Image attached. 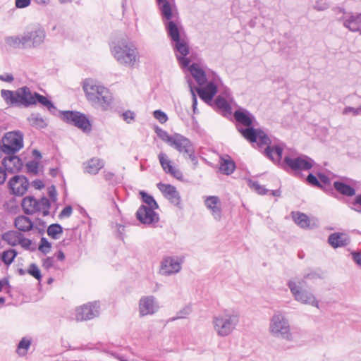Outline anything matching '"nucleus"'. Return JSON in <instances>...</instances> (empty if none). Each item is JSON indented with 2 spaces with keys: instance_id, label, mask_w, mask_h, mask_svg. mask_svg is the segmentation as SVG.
Wrapping results in <instances>:
<instances>
[{
  "instance_id": "54",
  "label": "nucleus",
  "mask_w": 361,
  "mask_h": 361,
  "mask_svg": "<svg viewBox=\"0 0 361 361\" xmlns=\"http://www.w3.org/2000/svg\"><path fill=\"white\" fill-rule=\"evenodd\" d=\"M343 114L352 113L354 116L361 114V106L357 108L347 106L343 109Z\"/></svg>"
},
{
  "instance_id": "13",
  "label": "nucleus",
  "mask_w": 361,
  "mask_h": 361,
  "mask_svg": "<svg viewBox=\"0 0 361 361\" xmlns=\"http://www.w3.org/2000/svg\"><path fill=\"white\" fill-rule=\"evenodd\" d=\"M336 13H342L343 16L338 18V21L342 22L343 26L351 32H358L361 35V13H345L343 8L336 7L334 9Z\"/></svg>"
},
{
  "instance_id": "33",
  "label": "nucleus",
  "mask_w": 361,
  "mask_h": 361,
  "mask_svg": "<svg viewBox=\"0 0 361 361\" xmlns=\"http://www.w3.org/2000/svg\"><path fill=\"white\" fill-rule=\"evenodd\" d=\"M104 166V162L101 159L92 158L87 162L85 171L90 174L96 175Z\"/></svg>"
},
{
  "instance_id": "14",
  "label": "nucleus",
  "mask_w": 361,
  "mask_h": 361,
  "mask_svg": "<svg viewBox=\"0 0 361 361\" xmlns=\"http://www.w3.org/2000/svg\"><path fill=\"white\" fill-rule=\"evenodd\" d=\"M183 257H164L160 265L159 273L164 276H170L178 273L182 268Z\"/></svg>"
},
{
  "instance_id": "35",
  "label": "nucleus",
  "mask_w": 361,
  "mask_h": 361,
  "mask_svg": "<svg viewBox=\"0 0 361 361\" xmlns=\"http://www.w3.org/2000/svg\"><path fill=\"white\" fill-rule=\"evenodd\" d=\"M22 237V233L17 231H8L2 235V240L6 242L9 245L16 246L19 243V239Z\"/></svg>"
},
{
  "instance_id": "49",
  "label": "nucleus",
  "mask_w": 361,
  "mask_h": 361,
  "mask_svg": "<svg viewBox=\"0 0 361 361\" xmlns=\"http://www.w3.org/2000/svg\"><path fill=\"white\" fill-rule=\"evenodd\" d=\"M153 116L161 124L165 123L168 121V116L161 110H155L153 112Z\"/></svg>"
},
{
  "instance_id": "47",
  "label": "nucleus",
  "mask_w": 361,
  "mask_h": 361,
  "mask_svg": "<svg viewBox=\"0 0 361 361\" xmlns=\"http://www.w3.org/2000/svg\"><path fill=\"white\" fill-rule=\"evenodd\" d=\"M51 247V243L46 238L42 237L39 242V250L46 255L50 252Z\"/></svg>"
},
{
  "instance_id": "17",
  "label": "nucleus",
  "mask_w": 361,
  "mask_h": 361,
  "mask_svg": "<svg viewBox=\"0 0 361 361\" xmlns=\"http://www.w3.org/2000/svg\"><path fill=\"white\" fill-rule=\"evenodd\" d=\"M99 308L98 302H89L77 309L75 318L80 322L92 319L99 315Z\"/></svg>"
},
{
  "instance_id": "22",
  "label": "nucleus",
  "mask_w": 361,
  "mask_h": 361,
  "mask_svg": "<svg viewBox=\"0 0 361 361\" xmlns=\"http://www.w3.org/2000/svg\"><path fill=\"white\" fill-rule=\"evenodd\" d=\"M157 186L171 204L181 208L180 196L175 186L162 183H157Z\"/></svg>"
},
{
  "instance_id": "62",
  "label": "nucleus",
  "mask_w": 361,
  "mask_h": 361,
  "mask_svg": "<svg viewBox=\"0 0 361 361\" xmlns=\"http://www.w3.org/2000/svg\"><path fill=\"white\" fill-rule=\"evenodd\" d=\"M104 177L106 181L109 182H114L116 179V176L114 173L110 171H104Z\"/></svg>"
},
{
  "instance_id": "43",
  "label": "nucleus",
  "mask_w": 361,
  "mask_h": 361,
  "mask_svg": "<svg viewBox=\"0 0 361 361\" xmlns=\"http://www.w3.org/2000/svg\"><path fill=\"white\" fill-rule=\"evenodd\" d=\"M248 185L250 188L255 190L257 194L261 195H267L269 192V190L266 189L264 186L261 185L257 180L250 179L248 180Z\"/></svg>"
},
{
  "instance_id": "42",
  "label": "nucleus",
  "mask_w": 361,
  "mask_h": 361,
  "mask_svg": "<svg viewBox=\"0 0 361 361\" xmlns=\"http://www.w3.org/2000/svg\"><path fill=\"white\" fill-rule=\"evenodd\" d=\"M214 104L219 109L224 110L226 112H229L231 110L230 104L221 95L216 97L214 101Z\"/></svg>"
},
{
  "instance_id": "63",
  "label": "nucleus",
  "mask_w": 361,
  "mask_h": 361,
  "mask_svg": "<svg viewBox=\"0 0 361 361\" xmlns=\"http://www.w3.org/2000/svg\"><path fill=\"white\" fill-rule=\"evenodd\" d=\"M14 80L13 75L11 73H5L0 75V80L12 82Z\"/></svg>"
},
{
  "instance_id": "30",
  "label": "nucleus",
  "mask_w": 361,
  "mask_h": 361,
  "mask_svg": "<svg viewBox=\"0 0 361 361\" xmlns=\"http://www.w3.org/2000/svg\"><path fill=\"white\" fill-rule=\"evenodd\" d=\"M219 165V171L225 175H231L236 168L235 161L228 154L220 157Z\"/></svg>"
},
{
  "instance_id": "39",
  "label": "nucleus",
  "mask_w": 361,
  "mask_h": 361,
  "mask_svg": "<svg viewBox=\"0 0 361 361\" xmlns=\"http://www.w3.org/2000/svg\"><path fill=\"white\" fill-rule=\"evenodd\" d=\"M17 255L18 252L14 249L5 250L2 252L1 259L5 264L8 266L14 261Z\"/></svg>"
},
{
  "instance_id": "55",
  "label": "nucleus",
  "mask_w": 361,
  "mask_h": 361,
  "mask_svg": "<svg viewBox=\"0 0 361 361\" xmlns=\"http://www.w3.org/2000/svg\"><path fill=\"white\" fill-rule=\"evenodd\" d=\"M73 212V208L71 205H68L65 207L61 212H60L59 217L62 219L64 217H69L71 216Z\"/></svg>"
},
{
  "instance_id": "52",
  "label": "nucleus",
  "mask_w": 361,
  "mask_h": 361,
  "mask_svg": "<svg viewBox=\"0 0 361 361\" xmlns=\"http://www.w3.org/2000/svg\"><path fill=\"white\" fill-rule=\"evenodd\" d=\"M329 8V4L324 0H317L313 8L318 11H323Z\"/></svg>"
},
{
  "instance_id": "9",
  "label": "nucleus",
  "mask_w": 361,
  "mask_h": 361,
  "mask_svg": "<svg viewBox=\"0 0 361 361\" xmlns=\"http://www.w3.org/2000/svg\"><path fill=\"white\" fill-rule=\"evenodd\" d=\"M23 133L20 130L10 131L2 137L3 151L6 154H15L23 147Z\"/></svg>"
},
{
  "instance_id": "31",
  "label": "nucleus",
  "mask_w": 361,
  "mask_h": 361,
  "mask_svg": "<svg viewBox=\"0 0 361 361\" xmlns=\"http://www.w3.org/2000/svg\"><path fill=\"white\" fill-rule=\"evenodd\" d=\"M156 1L160 13L164 18L170 20L173 17L172 9L175 6V0H156Z\"/></svg>"
},
{
  "instance_id": "2",
  "label": "nucleus",
  "mask_w": 361,
  "mask_h": 361,
  "mask_svg": "<svg viewBox=\"0 0 361 361\" xmlns=\"http://www.w3.org/2000/svg\"><path fill=\"white\" fill-rule=\"evenodd\" d=\"M238 131L244 138L251 143H256L259 149H264L262 153L274 164H281L285 145L283 142L271 145V140L268 135L261 128H243L236 126Z\"/></svg>"
},
{
  "instance_id": "16",
  "label": "nucleus",
  "mask_w": 361,
  "mask_h": 361,
  "mask_svg": "<svg viewBox=\"0 0 361 361\" xmlns=\"http://www.w3.org/2000/svg\"><path fill=\"white\" fill-rule=\"evenodd\" d=\"M212 78L204 87L197 89L199 97L204 101H212L218 91V85L221 82L219 76L215 73L212 72Z\"/></svg>"
},
{
  "instance_id": "36",
  "label": "nucleus",
  "mask_w": 361,
  "mask_h": 361,
  "mask_svg": "<svg viewBox=\"0 0 361 361\" xmlns=\"http://www.w3.org/2000/svg\"><path fill=\"white\" fill-rule=\"evenodd\" d=\"M317 176L322 185V186H319V188L329 195L333 194L334 188L331 185V180L329 176L320 172L317 173Z\"/></svg>"
},
{
  "instance_id": "7",
  "label": "nucleus",
  "mask_w": 361,
  "mask_h": 361,
  "mask_svg": "<svg viewBox=\"0 0 361 361\" xmlns=\"http://www.w3.org/2000/svg\"><path fill=\"white\" fill-rule=\"evenodd\" d=\"M21 206L25 214L32 215L42 212L43 216H47L49 214L51 203L46 197L37 200L32 196H27L23 199Z\"/></svg>"
},
{
  "instance_id": "19",
  "label": "nucleus",
  "mask_w": 361,
  "mask_h": 361,
  "mask_svg": "<svg viewBox=\"0 0 361 361\" xmlns=\"http://www.w3.org/2000/svg\"><path fill=\"white\" fill-rule=\"evenodd\" d=\"M157 208H149L147 205H141L136 212V217L143 224H157L159 221V214L154 211Z\"/></svg>"
},
{
  "instance_id": "25",
  "label": "nucleus",
  "mask_w": 361,
  "mask_h": 361,
  "mask_svg": "<svg viewBox=\"0 0 361 361\" xmlns=\"http://www.w3.org/2000/svg\"><path fill=\"white\" fill-rule=\"evenodd\" d=\"M190 72L195 79L199 85L202 86L207 83V80L212 78V71L206 72L201 68L197 63H193L190 66Z\"/></svg>"
},
{
  "instance_id": "28",
  "label": "nucleus",
  "mask_w": 361,
  "mask_h": 361,
  "mask_svg": "<svg viewBox=\"0 0 361 361\" xmlns=\"http://www.w3.org/2000/svg\"><path fill=\"white\" fill-rule=\"evenodd\" d=\"M329 244L334 249L345 247L350 243V238L344 233L335 232L328 237Z\"/></svg>"
},
{
  "instance_id": "21",
  "label": "nucleus",
  "mask_w": 361,
  "mask_h": 361,
  "mask_svg": "<svg viewBox=\"0 0 361 361\" xmlns=\"http://www.w3.org/2000/svg\"><path fill=\"white\" fill-rule=\"evenodd\" d=\"M159 305L153 295L143 296L139 301L140 317L154 314L159 310Z\"/></svg>"
},
{
  "instance_id": "8",
  "label": "nucleus",
  "mask_w": 361,
  "mask_h": 361,
  "mask_svg": "<svg viewBox=\"0 0 361 361\" xmlns=\"http://www.w3.org/2000/svg\"><path fill=\"white\" fill-rule=\"evenodd\" d=\"M314 164V161L311 157L302 154L295 158L286 156L283 161H281V164H277L286 171L289 169L294 171H301L310 170Z\"/></svg>"
},
{
  "instance_id": "44",
  "label": "nucleus",
  "mask_w": 361,
  "mask_h": 361,
  "mask_svg": "<svg viewBox=\"0 0 361 361\" xmlns=\"http://www.w3.org/2000/svg\"><path fill=\"white\" fill-rule=\"evenodd\" d=\"M140 194L141 195L142 201L146 204H147L148 207H149V208H158L159 207L157 202H156V200L152 195H149L148 193H147L145 191H141L140 192Z\"/></svg>"
},
{
  "instance_id": "61",
  "label": "nucleus",
  "mask_w": 361,
  "mask_h": 361,
  "mask_svg": "<svg viewBox=\"0 0 361 361\" xmlns=\"http://www.w3.org/2000/svg\"><path fill=\"white\" fill-rule=\"evenodd\" d=\"M169 173L178 180H181L183 178L182 172L178 169H176L174 167H173L172 170H171Z\"/></svg>"
},
{
  "instance_id": "15",
  "label": "nucleus",
  "mask_w": 361,
  "mask_h": 361,
  "mask_svg": "<svg viewBox=\"0 0 361 361\" xmlns=\"http://www.w3.org/2000/svg\"><path fill=\"white\" fill-rule=\"evenodd\" d=\"M45 32L42 28H38L23 35L20 39H13V42L21 44L23 47H37L40 45L45 39Z\"/></svg>"
},
{
  "instance_id": "58",
  "label": "nucleus",
  "mask_w": 361,
  "mask_h": 361,
  "mask_svg": "<svg viewBox=\"0 0 361 361\" xmlns=\"http://www.w3.org/2000/svg\"><path fill=\"white\" fill-rule=\"evenodd\" d=\"M54 259L53 257H48L43 259L42 266L46 269H49L54 266Z\"/></svg>"
},
{
  "instance_id": "12",
  "label": "nucleus",
  "mask_w": 361,
  "mask_h": 361,
  "mask_svg": "<svg viewBox=\"0 0 361 361\" xmlns=\"http://www.w3.org/2000/svg\"><path fill=\"white\" fill-rule=\"evenodd\" d=\"M169 145L183 154L185 157H188L192 162H197L193 145L186 137L175 133Z\"/></svg>"
},
{
  "instance_id": "10",
  "label": "nucleus",
  "mask_w": 361,
  "mask_h": 361,
  "mask_svg": "<svg viewBox=\"0 0 361 361\" xmlns=\"http://www.w3.org/2000/svg\"><path fill=\"white\" fill-rule=\"evenodd\" d=\"M305 283V281L303 279L299 282L298 286L295 281H289L288 282V286L295 300L319 308V302L315 296L312 293L301 288L300 286Z\"/></svg>"
},
{
  "instance_id": "29",
  "label": "nucleus",
  "mask_w": 361,
  "mask_h": 361,
  "mask_svg": "<svg viewBox=\"0 0 361 361\" xmlns=\"http://www.w3.org/2000/svg\"><path fill=\"white\" fill-rule=\"evenodd\" d=\"M344 180L351 182L352 180L347 178H342L341 180H336L334 183V188L341 195L346 197H353L355 195V189L348 185Z\"/></svg>"
},
{
  "instance_id": "45",
  "label": "nucleus",
  "mask_w": 361,
  "mask_h": 361,
  "mask_svg": "<svg viewBox=\"0 0 361 361\" xmlns=\"http://www.w3.org/2000/svg\"><path fill=\"white\" fill-rule=\"evenodd\" d=\"M154 130L157 136L163 141L167 142L169 145L171 143V140L174 137V135H170L166 130H163L159 126H156Z\"/></svg>"
},
{
  "instance_id": "37",
  "label": "nucleus",
  "mask_w": 361,
  "mask_h": 361,
  "mask_svg": "<svg viewBox=\"0 0 361 361\" xmlns=\"http://www.w3.org/2000/svg\"><path fill=\"white\" fill-rule=\"evenodd\" d=\"M30 124L36 128H45L47 126L46 121L38 113L32 114L27 118Z\"/></svg>"
},
{
  "instance_id": "5",
  "label": "nucleus",
  "mask_w": 361,
  "mask_h": 361,
  "mask_svg": "<svg viewBox=\"0 0 361 361\" xmlns=\"http://www.w3.org/2000/svg\"><path fill=\"white\" fill-rule=\"evenodd\" d=\"M239 322V314L233 310H226L213 317L214 328L217 334L224 337L230 335Z\"/></svg>"
},
{
  "instance_id": "40",
  "label": "nucleus",
  "mask_w": 361,
  "mask_h": 361,
  "mask_svg": "<svg viewBox=\"0 0 361 361\" xmlns=\"http://www.w3.org/2000/svg\"><path fill=\"white\" fill-rule=\"evenodd\" d=\"M158 158L163 170L169 173L173 166L171 165V161L168 159L167 155L164 152H160Z\"/></svg>"
},
{
  "instance_id": "56",
  "label": "nucleus",
  "mask_w": 361,
  "mask_h": 361,
  "mask_svg": "<svg viewBox=\"0 0 361 361\" xmlns=\"http://www.w3.org/2000/svg\"><path fill=\"white\" fill-rule=\"evenodd\" d=\"M18 244H20L23 248L26 250H30V247L32 244V240L28 238H24L23 235L22 234V237H20L19 239Z\"/></svg>"
},
{
  "instance_id": "60",
  "label": "nucleus",
  "mask_w": 361,
  "mask_h": 361,
  "mask_svg": "<svg viewBox=\"0 0 361 361\" xmlns=\"http://www.w3.org/2000/svg\"><path fill=\"white\" fill-rule=\"evenodd\" d=\"M48 195L53 202L57 200V192L54 185L48 188Z\"/></svg>"
},
{
  "instance_id": "38",
  "label": "nucleus",
  "mask_w": 361,
  "mask_h": 361,
  "mask_svg": "<svg viewBox=\"0 0 361 361\" xmlns=\"http://www.w3.org/2000/svg\"><path fill=\"white\" fill-rule=\"evenodd\" d=\"M31 339H29L26 337L23 338L18 345L16 350L17 353L20 356L25 355L31 345Z\"/></svg>"
},
{
  "instance_id": "24",
  "label": "nucleus",
  "mask_w": 361,
  "mask_h": 361,
  "mask_svg": "<svg viewBox=\"0 0 361 361\" xmlns=\"http://www.w3.org/2000/svg\"><path fill=\"white\" fill-rule=\"evenodd\" d=\"M172 12L173 14V17L171 18L170 20H167V19L164 18L163 16H161V17H162V20L164 21L165 20H167V23H164L166 30L168 35L171 38V41L175 42L176 40H179L181 39L178 26L175 21L172 20L173 18H176V16L178 15L176 5L174 6H173ZM161 16H162V15L161 14Z\"/></svg>"
},
{
  "instance_id": "18",
  "label": "nucleus",
  "mask_w": 361,
  "mask_h": 361,
  "mask_svg": "<svg viewBox=\"0 0 361 361\" xmlns=\"http://www.w3.org/2000/svg\"><path fill=\"white\" fill-rule=\"evenodd\" d=\"M11 193L16 196H23L27 190L29 180L25 176L16 175L8 183Z\"/></svg>"
},
{
  "instance_id": "26",
  "label": "nucleus",
  "mask_w": 361,
  "mask_h": 361,
  "mask_svg": "<svg viewBox=\"0 0 361 361\" xmlns=\"http://www.w3.org/2000/svg\"><path fill=\"white\" fill-rule=\"evenodd\" d=\"M205 206L210 210L213 217L219 221L222 216L221 201L218 196H208L204 200Z\"/></svg>"
},
{
  "instance_id": "50",
  "label": "nucleus",
  "mask_w": 361,
  "mask_h": 361,
  "mask_svg": "<svg viewBox=\"0 0 361 361\" xmlns=\"http://www.w3.org/2000/svg\"><path fill=\"white\" fill-rule=\"evenodd\" d=\"M121 116L123 121H126L127 123H131L132 122L135 121V112L130 110H127L122 113Z\"/></svg>"
},
{
  "instance_id": "46",
  "label": "nucleus",
  "mask_w": 361,
  "mask_h": 361,
  "mask_svg": "<svg viewBox=\"0 0 361 361\" xmlns=\"http://www.w3.org/2000/svg\"><path fill=\"white\" fill-rule=\"evenodd\" d=\"M27 273L30 274L32 276L35 278L38 281H41L42 276L41 274V271L37 267V265L35 263H32L30 264Z\"/></svg>"
},
{
  "instance_id": "6",
  "label": "nucleus",
  "mask_w": 361,
  "mask_h": 361,
  "mask_svg": "<svg viewBox=\"0 0 361 361\" xmlns=\"http://www.w3.org/2000/svg\"><path fill=\"white\" fill-rule=\"evenodd\" d=\"M269 331L275 337L282 338L287 341L293 339L288 320L281 312H276L271 317Z\"/></svg>"
},
{
  "instance_id": "1",
  "label": "nucleus",
  "mask_w": 361,
  "mask_h": 361,
  "mask_svg": "<svg viewBox=\"0 0 361 361\" xmlns=\"http://www.w3.org/2000/svg\"><path fill=\"white\" fill-rule=\"evenodd\" d=\"M1 96L10 106L29 107L39 103L53 114H55L57 111L51 100L37 92H32L27 86L19 87L15 91L1 90Z\"/></svg>"
},
{
  "instance_id": "3",
  "label": "nucleus",
  "mask_w": 361,
  "mask_h": 361,
  "mask_svg": "<svg viewBox=\"0 0 361 361\" xmlns=\"http://www.w3.org/2000/svg\"><path fill=\"white\" fill-rule=\"evenodd\" d=\"M111 51L116 60L125 66L134 67L139 59L137 48L127 37L113 42Z\"/></svg>"
},
{
  "instance_id": "11",
  "label": "nucleus",
  "mask_w": 361,
  "mask_h": 361,
  "mask_svg": "<svg viewBox=\"0 0 361 361\" xmlns=\"http://www.w3.org/2000/svg\"><path fill=\"white\" fill-rule=\"evenodd\" d=\"M62 120L69 125L74 126L83 132H90L92 126L85 114L77 111H64L61 112Z\"/></svg>"
},
{
  "instance_id": "20",
  "label": "nucleus",
  "mask_w": 361,
  "mask_h": 361,
  "mask_svg": "<svg viewBox=\"0 0 361 361\" xmlns=\"http://www.w3.org/2000/svg\"><path fill=\"white\" fill-rule=\"evenodd\" d=\"M173 42V47L178 62L183 67H188L190 63V60L186 57L190 52L188 43L184 39H180Z\"/></svg>"
},
{
  "instance_id": "34",
  "label": "nucleus",
  "mask_w": 361,
  "mask_h": 361,
  "mask_svg": "<svg viewBox=\"0 0 361 361\" xmlns=\"http://www.w3.org/2000/svg\"><path fill=\"white\" fill-rule=\"evenodd\" d=\"M291 215L294 222L300 228H310V220L307 215L300 212H293Z\"/></svg>"
},
{
  "instance_id": "57",
  "label": "nucleus",
  "mask_w": 361,
  "mask_h": 361,
  "mask_svg": "<svg viewBox=\"0 0 361 361\" xmlns=\"http://www.w3.org/2000/svg\"><path fill=\"white\" fill-rule=\"evenodd\" d=\"M304 279H317L322 278V274L319 271H312L310 273L305 274Z\"/></svg>"
},
{
  "instance_id": "64",
  "label": "nucleus",
  "mask_w": 361,
  "mask_h": 361,
  "mask_svg": "<svg viewBox=\"0 0 361 361\" xmlns=\"http://www.w3.org/2000/svg\"><path fill=\"white\" fill-rule=\"evenodd\" d=\"M353 260L360 266H361V252H352Z\"/></svg>"
},
{
  "instance_id": "59",
  "label": "nucleus",
  "mask_w": 361,
  "mask_h": 361,
  "mask_svg": "<svg viewBox=\"0 0 361 361\" xmlns=\"http://www.w3.org/2000/svg\"><path fill=\"white\" fill-rule=\"evenodd\" d=\"M31 0H15L16 7L18 8H24L30 5Z\"/></svg>"
},
{
  "instance_id": "51",
  "label": "nucleus",
  "mask_w": 361,
  "mask_h": 361,
  "mask_svg": "<svg viewBox=\"0 0 361 361\" xmlns=\"http://www.w3.org/2000/svg\"><path fill=\"white\" fill-rule=\"evenodd\" d=\"M27 171L37 174L38 173L39 162L35 160L29 161L26 164Z\"/></svg>"
},
{
  "instance_id": "32",
  "label": "nucleus",
  "mask_w": 361,
  "mask_h": 361,
  "mask_svg": "<svg viewBox=\"0 0 361 361\" xmlns=\"http://www.w3.org/2000/svg\"><path fill=\"white\" fill-rule=\"evenodd\" d=\"M14 226L19 231L27 232L33 228L34 224L29 217L20 215L15 219Z\"/></svg>"
},
{
  "instance_id": "27",
  "label": "nucleus",
  "mask_w": 361,
  "mask_h": 361,
  "mask_svg": "<svg viewBox=\"0 0 361 361\" xmlns=\"http://www.w3.org/2000/svg\"><path fill=\"white\" fill-rule=\"evenodd\" d=\"M9 155L3 159L2 165L8 173H13L20 171L23 166L21 159L15 154Z\"/></svg>"
},
{
  "instance_id": "53",
  "label": "nucleus",
  "mask_w": 361,
  "mask_h": 361,
  "mask_svg": "<svg viewBox=\"0 0 361 361\" xmlns=\"http://www.w3.org/2000/svg\"><path fill=\"white\" fill-rule=\"evenodd\" d=\"M306 180L311 185H313V186H315L317 188H319V186H322L319 180L317 178L316 176L313 175L312 173H310L307 176Z\"/></svg>"
},
{
  "instance_id": "4",
  "label": "nucleus",
  "mask_w": 361,
  "mask_h": 361,
  "mask_svg": "<svg viewBox=\"0 0 361 361\" xmlns=\"http://www.w3.org/2000/svg\"><path fill=\"white\" fill-rule=\"evenodd\" d=\"M83 90L85 92L87 99L92 105L107 110L113 101V97L109 89L97 85L90 79H86L83 82Z\"/></svg>"
},
{
  "instance_id": "23",
  "label": "nucleus",
  "mask_w": 361,
  "mask_h": 361,
  "mask_svg": "<svg viewBox=\"0 0 361 361\" xmlns=\"http://www.w3.org/2000/svg\"><path fill=\"white\" fill-rule=\"evenodd\" d=\"M233 117L237 123L245 126V128H255V117L248 110L238 109L234 111Z\"/></svg>"
},
{
  "instance_id": "48",
  "label": "nucleus",
  "mask_w": 361,
  "mask_h": 361,
  "mask_svg": "<svg viewBox=\"0 0 361 361\" xmlns=\"http://www.w3.org/2000/svg\"><path fill=\"white\" fill-rule=\"evenodd\" d=\"M191 308L189 306H186L180 311H178L176 314V316L171 318V321H174L178 319H184L190 313Z\"/></svg>"
},
{
  "instance_id": "41",
  "label": "nucleus",
  "mask_w": 361,
  "mask_h": 361,
  "mask_svg": "<svg viewBox=\"0 0 361 361\" xmlns=\"http://www.w3.org/2000/svg\"><path fill=\"white\" fill-rule=\"evenodd\" d=\"M63 233V227L59 224H52L47 228V234L53 239H58Z\"/></svg>"
}]
</instances>
